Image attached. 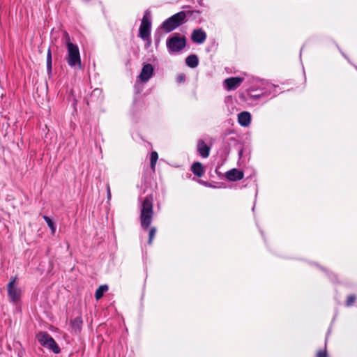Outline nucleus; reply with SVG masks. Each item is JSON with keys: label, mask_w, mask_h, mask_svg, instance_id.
I'll use <instances>...</instances> for the list:
<instances>
[{"label": "nucleus", "mask_w": 357, "mask_h": 357, "mask_svg": "<svg viewBox=\"0 0 357 357\" xmlns=\"http://www.w3.org/2000/svg\"><path fill=\"white\" fill-rule=\"evenodd\" d=\"M191 170L193 174L198 177H201L204 174V169L201 162H196L192 164L191 167Z\"/></svg>", "instance_id": "14"}, {"label": "nucleus", "mask_w": 357, "mask_h": 357, "mask_svg": "<svg viewBox=\"0 0 357 357\" xmlns=\"http://www.w3.org/2000/svg\"><path fill=\"white\" fill-rule=\"evenodd\" d=\"M36 337L42 346L52 350L55 354H59L61 350L59 347L55 340L47 332L39 333Z\"/></svg>", "instance_id": "5"}, {"label": "nucleus", "mask_w": 357, "mask_h": 357, "mask_svg": "<svg viewBox=\"0 0 357 357\" xmlns=\"http://www.w3.org/2000/svg\"><path fill=\"white\" fill-rule=\"evenodd\" d=\"M66 49V60L68 65L72 68L81 69L82 62L78 46L73 43H69L67 44Z\"/></svg>", "instance_id": "2"}, {"label": "nucleus", "mask_w": 357, "mask_h": 357, "mask_svg": "<svg viewBox=\"0 0 357 357\" xmlns=\"http://www.w3.org/2000/svg\"><path fill=\"white\" fill-rule=\"evenodd\" d=\"M226 178L230 181H237L241 180L243 176V172L238 169H232L226 172Z\"/></svg>", "instance_id": "10"}, {"label": "nucleus", "mask_w": 357, "mask_h": 357, "mask_svg": "<svg viewBox=\"0 0 357 357\" xmlns=\"http://www.w3.org/2000/svg\"><path fill=\"white\" fill-rule=\"evenodd\" d=\"M107 198L108 199H110L111 198V191H110V187L109 185H107Z\"/></svg>", "instance_id": "26"}, {"label": "nucleus", "mask_w": 357, "mask_h": 357, "mask_svg": "<svg viewBox=\"0 0 357 357\" xmlns=\"http://www.w3.org/2000/svg\"><path fill=\"white\" fill-rule=\"evenodd\" d=\"M82 324V321L81 317H76L73 321V326L75 328L77 329L78 331L80 330L81 326Z\"/></svg>", "instance_id": "20"}, {"label": "nucleus", "mask_w": 357, "mask_h": 357, "mask_svg": "<svg viewBox=\"0 0 357 357\" xmlns=\"http://www.w3.org/2000/svg\"><path fill=\"white\" fill-rule=\"evenodd\" d=\"M317 357H327L326 352L325 351H319L317 354Z\"/></svg>", "instance_id": "24"}, {"label": "nucleus", "mask_w": 357, "mask_h": 357, "mask_svg": "<svg viewBox=\"0 0 357 357\" xmlns=\"http://www.w3.org/2000/svg\"><path fill=\"white\" fill-rule=\"evenodd\" d=\"M185 79V75L184 74H181L178 76V80L179 82H183Z\"/></svg>", "instance_id": "25"}, {"label": "nucleus", "mask_w": 357, "mask_h": 357, "mask_svg": "<svg viewBox=\"0 0 357 357\" xmlns=\"http://www.w3.org/2000/svg\"><path fill=\"white\" fill-rule=\"evenodd\" d=\"M243 78L238 77H232L226 79L224 81L225 88L227 91H231L237 89L243 82Z\"/></svg>", "instance_id": "8"}, {"label": "nucleus", "mask_w": 357, "mask_h": 357, "mask_svg": "<svg viewBox=\"0 0 357 357\" xmlns=\"http://www.w3.org/2000/svg\"><path fill=\"white\" fill-rule=\"evenodd\" d=\"M186 14L180 11L163 22L162 28L167 32H171L185 22Z\"/></svg>", "instance_id": "3"}, {"label": "nucleus", "mask_w": 357, "mask_h": 357, "mask_svg": "<svg viewBox=\"0 0 357 357\" xmlns=\"http://www.w3.org/2000/svg\"><path fill=\"white\" fill-rule=\"evenodd\" d=\"M43 219L46 222L48 227H50L52 234L54 235L56 232V225L49 217H47L46 215L43 216Z\"/></svg>", "instance_id": "17"}, {"label": "nucleus", "mask_w": 357, "mask_h": 357, "mask_svg": "<svg viewBox=\"0 0 357 357\" xmlns=\"http://www.w3.org/2000/svg\"><path fill=\"white\" fill-rule=\"evenodd\" d=\"M63 38H64L65 43H66V46H67L68 43H71L70 39V36L66 31L63 32Z\"/></svg>", "instance_id": "23"}, {"label": "nucleus", "mask_w": 357, "mask_h": 357, "mask_svg": "<svg viewBox=\"0 0 357 357\" xmlns=\"http://www.w3.org/2000/svg\"><path fill=\"white\" fill-rule=\"evenodd\" d=\"M153 204L151 196H147L143 200L140 207V223L144 229H148L153 218Z\"/></svg>", "instance_id": "1"}, {"label": "nucleus", "mask_w": 357, "mask_h": 357, "mask_svg": "<svg viewBox=\"0 0 357 357\" xmlns=\"http://www.w3.org/2000/svg\"><path fill=\"white\" fill-rule=\"evenodd\" d=\"M197 151L202 158H207L209 155L210 147L203 140L197 142Z\"/></svg>", "instance_id": "13"}, {"label": "nucleus", "mask_w": 357, "mask_h": 357, "mask_svg": "<svg viewBox=\"0 0 357 357\" xmlns=\"http://www.w3.org/2000/svg\"><path fill=\"white\" fill-rule=\"evenodd\" d=\"M158 159V155L156 151H152L151 153V167L154 171L157 160Z\"/></svg>", "instance_id": "19"}, {"label": "nucleus", "mask_w": 357, "mask_h": 357, "mask_svg": "<svg viewBox=\"0 0 357 357\" xmlns=\"http://www.w3.org/2000/svg\"><path fill=\"white\" fill-rule=\"evenodd\" d=\"M153 74V68L151 64L144 65L142 72L139 75V78L142 82H147Z\"/></svg>", "instance_id": "9"}, {"label": "nucleus", "mask_w": 357, "mask_h": 357, "mask_svg": "<svg viewBox=\"0 0 357 357\" xmlns=\"http://www.w3.org/2000/svg\"><path fill=\"white\" fill-rule=\"evenodd\" d=\"M238 123L244 127L250 125L251 121V115L248 112H242L238 114Z\"/></svg>", "instance_id": "12"}, {"label": "nucleus", "mask_w": 357, "mask_h": 357, "mask_svg": "<svg viewBox=\"0 0 357 357\" xmlns=\"http://www.w3.org/2000/svg\"><path fill=\"white\" fill-rule=\"evenodd\" d=\"M191 38L194 43L202 44L206 40V34L202 29H195L192 33Z\"/></svg>", "instance_id": "11"}, {"label": "nucleus", "mask_w": 357, "mask_h": 357, "mask_svg": "<svg viewBox=\"0 0 357 357\" xmlns=\"http://www.w3.org/2000/svg\"><path fill=\"white\" fill-rule=\"evenodd\" d=\"M52 68V52L50 48L48 49L47 52V70L51 73Z\"/></svg>", "instance_id": "18"}, {"label": "nucleus", "mask_w": 357, "mask_h": 357, "mask_svg": "<svg viewBox=\"0 0 357 357\" xmlns=\"http://www.w3.org/2000/svg\"><path fill=\"white\" fill-rule=\"evenodd\" d=\"M185 63L190 68H195L198 65L199 60L196 55L192 54L186 58Z\"/></svg>", "instance_id": "15"}, {"label": "nucleus", "mask_w": 357, "mask_h": 357, "mask_svg": "<svg viewBox=\"0 0 357 357\" xmlns=\"http://www.w3.org/2000/svg\"><path fill=\"white\" fill-rule=\"evenodd\" d=\"M185 38L178 36L169 38L167 41V47L170 52H178L185 47Z\"/></svg>", "instance_id": "6"}, {"label": "nucleus", "mask_w": 357, "mask_h": 357, "mask_svg": "<svg viewBox=\"0 0 357 357\" xmlns=\"http://www.w3.org/2000/svg\"><path fill=\"white\" fill-rule=\"evenodd\" d=\"M16 278L10 279L8 284V295L10 301L14 304H17L21 298V290L15 285Z\"/></svg>", "instance_id": "7"}, {"label": "nucleus", "mask_w": 357, "mask_h": 357, "mask_svg": "<svg viewBox=\"0 0 357 357\" xmlns=\"http://www.w3.org/2000/svg\"><path fill=\"white\" fill-rule=\"evenodd\" d=\"M108 290V286L106 284L100 286L96 291L95 298L97 301L100 300L104 293H105Z\"/></svg>", "instance_id": "16"}, {"label": "nucleus", "mask_w": 357, "mask_h": 357, "mask_svg": "<svg viewBox=\"0 0 357 357\" xmlns=\"http://www.w3.org/2000/svg\"><path fill=\"white\" fill-rule=\"evenodd\" d=\"M156 233V229L155 227H151L149 230V244H151L152 241L154 238V236Z\"/></svg>", "instance_id": "21"}, {"label": "nucleus", "mask_w": 357, "mask_h": 357, "mask_svg": "<svg viewBox=\"0 0 357 357\" xmlns=\"http://www.w3.org/2000/svg\"><path fill=\"white\" fill-rule=\"evenodd\" d=\"M151 12L146 10L142 20L139 30V36L149 44L151 43Z\"/></svg>", "instance_id": "4"}, {"label": "nucleus", "mask_w": 357, "mask_h": 357, "mask_svg": "<svg viewBox=\"0 0 357 357\" xmlns=\"http://www.w3.org/2000/svg\"><path fill=\"white\" fill-rule=\"evenodd\" d=\"M356 296L355 295H349L347 297L346 305L347 306H351L356 301Z\"/></svg>", "instance_id": "22"}]
</instances>
